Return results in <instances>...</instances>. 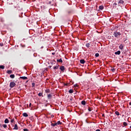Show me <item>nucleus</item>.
I'll list each match as a JSON object with an SVG mask.
<instances>
[{"label": "nucleus", "instance_id": "nucleus-13", "mask_svg": "<svg viewBox=\"0 0 131 131\" xmlns=\"http://www.w3.org/2000/svg\"><path fill=\"white\" fill-rule=\"evenodd\" d=\"M20 78H21V79H27V77H20Z\"/></svg>", "mask_w": 131, "mask_h": 131}, {"label": "nucleus", "instance_id": "nucleus-42", "mask_svg": "<svg viewBox=\"0 0 131 131\" xmlns=\"http://www.w3.org/2000/svg\"><path fill=\"white\" fill-rule=\"evenodd\" d=\"M96 131H101L100 129H97Z\"/></svg>", "mask_w": 131, "mask_h": 131}, {"label": "nucleus", "instance_id": "nucleus-33", "mask_svg": "<svg viewBox=\"0 0 131 131\" xmlns=\"http://www.w3.org/2000/svg\"><path fill=\"white\" fill-rule=\"evenodd\" d=\"M0 46H1V47H3V46H4V43H0Z\"/></svg>", "mask_w": 131, "mask_h": 131}, {"label": "nucleus", "instance_id": "nucleus-50", "mask_svg": "<svg viewBox=\"0 0 131 131\" xmlns=\"http://www.w3.org/2000/svg\"><path fill=\"white\" fill-rule=\"evenodd\" d=\"M130 128H131V126H130Z\"/></svg>", "mask_w": 131, "mask_h": 131}, {"label": "nucleus", "instance_id": "nucleus-3", "mask_svg": "<svg viewBox=\"0 0 131 131\" xmlns=\"http://www.w3.org/2000/svg\"><path fill=\"white\" fill-rule=\"evenodd\" d=\"M59 69L61 70V71L62 72H64V71H65V67H64V66H60L59 68Z\"/></svg>", "mask_w": 131, "mask_h": 131}, {"label": "nucleus", "instance_id": "nucleus-31", "mask_svg": "<svg viewBox=\"0 0 131 131\" xmlns=\"http://www.w3.org/2000/svg\"><path fill=\"white\" fill-rule=\"evenodd\" d=\"M74 88H76V87H78V85L76 84L74 85Z\"/></svg>", "mask_w": 131, "mask_h": 131}, {"label": "nucleus", "instance_id": "nucleus-38", "mask_svg": "<svg viewBox=\"0 0 131 131\" xmlns=\"http://www.w3.org/2000/svg\"><path fill=\"white\" fill-rule=\"evenodd\" d=\"M115 6H117V3H114V4Z\"/></svg>", "mask_w": 131, "mask_h": 131}, {"label": "nucleus", "instance_id": "nucleus-2", "mask_svg": "<svg viewBox=\"0 0 131 131\" xmlns=\"http://www.w3.org/2000/svg\"><path fill=\"white\" fill-rule=\"evenodd\" d=\"M15 85H16L15 82H10V88H14V86H15Z\"/></svg>", "mask_w": 131, "mask_h": 131}, {"label": "nucleus", "instance_id": "nucleus-49", "mask_svg": "<svg viewBox=\"0 0 131 131\" xmlns=\"http://www.w3.org/2000/svg\"><path fill=\"white\" fill-rule=\"evenodd\" d=\"M51 2H49V4H51Z\"/></svg>", "mask_w": 131, "mask_h": 131}, {"label": "nucleus", "instance_id": "nucleus-45", "mask_svg": "<svg viewBox=\"0 0 131 131\" xmlns=\"http://www.w3.org/2000/svg\"><path fill=\"white\" fill-rule=\"evenodd\" d=\"M64 85H67V84H65V83H64Z\"/></svg>", "mask_w": 131, "mask_h": 131}, {"label": "nucleus", "instance_id": "nucleus-39", "mask_svg": "<svg viewBox=\"0 0 131 131\" xmlns=\"http://www.w3.org/2000/svg\"><path fill=\"white\" fill-rule=\"evenodd\" d=\"M51 117H52V118H53L54 117V115H52Z\"/></svg>", "mask_w": 131, "mask_h": 131}, {"label": "nucleus", "instance_id": "nucleus-46", "mask_svg": "<svg viewBox=\"0 0 131 131\" xmlns=\"http://www.w3.org/2000/svg\"><path fill=\"white\" fill-rule=\"evenodd\" d=\"M49 67L51 68L52 67V66H50Z\"/></svg>", "mask_w": 131, "mask_h": 131}, {"label": "nucleus", "instance_id": "nucleus-43", "mask_svg": "<svg viewBox=\"0 0 131 131\" xmlns=\"http://www.w3.org/2000/svg\"><path fill=\"white\" fill-rule=\"evenodd\" d=\"M129 105H130V106H131V102H129Z\"/></svg>", "mask_w": 131, "mask_h": 131}, {"label": "nucleus", "instance_id": "nucleus-47", "mask_svg": "<svg viewBox=\"0 0 131 131\" xmlns=\"http://www.w3.org/2000/svg\"><path fill=\"white\" fill-rule=\"evenodd\" d=\"M70 101H72V99H70Z\"/></svg>", "mask_w": 131, "mask_h": 131}, {"label": "nucleus", "instance_id": "nucleus-9", "mask_svg": "<svg viewBox=\"0 0 131 131\" xmlns=\"http://www.w3.org/2000/svg\"><path fill=\"white\" fill-rule=\"evenodd\" d=\"M10 77H11V78H15V75H10Z\"/></svg>", "mask_w": 131, "mask_h": 131}, {"label": "nucleus", "instance_id": "nucleus-18", "mask_svg": "<svg viewBox=\"0 0 131 131\" xmlns=\"http://www.w3.org/2000/svg\"><path fill=\"white\" fill-rule=\"evenodd\" d=\"M12 71H11V70H8V71H7V73L8 74H11V73H12Z\"/></svg>", "mask_w": 131, "mask_h": 131}, {"label": "nucleus", "instance_id": "nucleus-1", "mask_svg": "<svg viewBox=\"0 0 131 131\" xmlns=\"http://www.w3.org/2000/svg\"><path fill=\"white\" fill-rule=\"evenodd\" d=\"M120 33L119 32H115L114 33V35L115 37H118L119 36H120Z\"/></svg>", "mask_w": 131, "mask_h": 131}, {"label": "nucleus", "instance_id": "nucleus-7", "mask_svg": "<svg viewBox=\"0 0 131 131\" xmlns=\"http://www.w3.org/2000/svg\"><path fill=\"white\" fill-rule=\"evenodd\" d=\"M115 55H120V51H118L115 53Z\"/></svg>", "mask_w": 131, "mask_h": 131}, {"label": "nucleus", "instance_id": "nucleus-24", "mask_svg": "<svg viewBox=\"0 0 131 131\" xmlns=\"http://www.w3.org/2000/svg\"><path fill=\"white\" fill-rule=\"evenodd\" d=\"M86 47L87 48H90V43H86Z\"/></svg>", "mask_w": 131, "mask_h": 131}, {"label": "nucleus", "instance_id": "nucleus-17", "mask_svg": "<svg viewBox=\"0 0 131 131\" xmlns=\"http://www.w3.org/2000/svg\"><path fill=\"white\" fill-rule=\"evenodd\" d=\"M99 9L100 10H103V9H104V6H99Z\"/></svg>", "mask_w": 131, "mask_h": 131}, {"label": "nucleus", "instance_id": "nucleus-28", "mask_svg": "<svg viewBox=\"0 0 131 131\" xmlns=\"http://www.w3.org/2000/svg\"><path fill=\"white\" fill-rule=\"evenodd\" d=\"M46 93H50V90H49V89L46 90Z\"/></svg>", "mask_w": 131, "mask_h": 131}, {"label": "nucleus", "instance_id": "nucleus-19", "mask_svg": "<svg viewBox=\"0 0 131 131\" xmlns=\"http://www.w3.org/2000/svg\"><path fill=\"white\" fill-rule=\"evenodd\" d=\"M48 99H51L52 98V95L51 94H49L48 95Z\"/></svg>", "mask_w": 131, "mask_h": 131}, {"label": "nucleus", "instance_id": "nucleus-41", "mask_svg": "<svg viewBox=\"0 0 131 131\" xmlns=\"http://www.w3.org/2000/svg\"><path fill=\"white\" fill-rule=\"evenodd\" d=\"M105 116V115L104 114H103L102 115V117H104Z\"/></svg>", "mask_w": 131, "mask_h": 131}, {"label": "nucleus", "instance_id": "nucleus-44", "mask_svg": "<svg viewBox=\"0 0 131 131\" xmlns=\"http://www.w3.org/2000/svg\"><path fill=\"white\" fill-rule=\"evenodd\" d=\"M52 55H55V53H52Z\"/></svg>", "mask_w": 131, "mask_h": 131}, {"label": "nucleus", "instance_id": "nucleus-4", "mask_svg": "<svg viewBox=\"0 0 131 131\" xmlns=\"http://www.w3.org/2000/svg\"><path fill=\"white\" fill-rule=\"evenodd\" d=\"M80 62L81 64H84V63L85 62V61H84V59H81L80 60Z\"/></svg>", "mask_w": 131, "mask_h": 131}, {"label": "nucleus", "instance_id": "nucleus-22", "mask_svg": "<svg viewBox=\"0 0 131 131\" xmlns=\"http://www.w3.org/2000/svg\"><path fill=\"white\" fill-rule=\"evenodd\" d=\"M57 124L59 125V124H62V122H61L60 121H58L57 123Z\"/></svg>", "mask_w": 131, "mask_h": 131}, {"label": "nucleus", "instance_id": "nucleus-36", "mask_svg": "<svg viewBox=\"0 0 131 131\" xmlns=\"http://www.w3.org/2000/svg\"><path fill=\"white\" fill-rule=\"evenodd\" d=\"M88 110H89V111H92V110H91V108H89L88 109Z\"/></svg>", "mask_w": 131, "mask_h": 131}, {"label": "nucleus", "instance_id": "nucleus-30", "mask_svg": "<svg viewBox=\"0 0 131 131\" xmlns=\"http://www.w3.org/2000/svg\"><path fill=\"white\" fill-rule=\"evenodd\" d=\"M111 70H112L113 72H114V71H115V69L113 68V69H111Z\"/></svg>", "mask_w": 131, "mask_h": 131}, {"label": "nucleus", "instance_id": "nucleus-12", "mask_svg": "<svg viewBox=\"0 0 131 131\" xmlns=\"http://www.w3.org/2000/svg\"><path fill=\"white\" fill-rule=\"evenodd\" d=\"M59 68V65L56 66L53 68V69H58Z\"/></svg>", "mask_w": 131, "mask_h": 131}, {"label": "nucleus", "instance_id": "nucleus-27", "mask_svg": "<svg viewBox=\"0 0 131 131\" xmlns=\"http://www.w3.org/2000/svg\"><path fill=\"white\" fill-rule=\"evenodd\" d=\"M123 125H124V126H126V125H127V123L126 122H124Z\"/></svg>", "mask_w": 131, "mask_h": 131}, {"label": "nucleus", "instance_id": "nucleus-10", "mask_svg": "<svg viewBox=\"0 0 131 131\" xmlns=\"http://www.w3.org/2000/svg\"><path fill=\"white\" fill-rule=\"evenodd\" d=\"M119 49H120V50H122V49H123V45H121L119 46Z\"/></svg>", "mask_w": 131, "mask_h": 131}, {"label": "nucleus", "instance_id": "nucleus-26", "mask_svg": "<svg viewBox=\"0 0 131 131\" xmlns=\"http://www.w3.org/2000/svg\"><path fill=\"white\" fill-rule=\"evenodd\" d=\"M115 114H116V115L119 116V112L117 111V112H115Z\"/></svg>", "mask_w": 131, "mask_h": 131}, {"label": "nucleus", "instance_id": "nucleus-32", "mask_svg": "<svg viewBox=\"0 0 131 131\" xmlns=\"http://www.w3.org/2000/svg\"><path fill=\"white\" fill-rule=\"evenodd\" d=\"M32 84V86H34V85H35V83L34 82H33Z\"/></svg>", "mask_w": 131, "mask_h": 131}, {"label": "nucleus", "instance_id": "nucleus-8", "mask_svg": "<svg viewBox=\"0 0 131 131\" xmlns=\"http://www.w3.org/2000/svg\"><path fill=\"white\" fill-rule=\"evenodd\" d=\"M124 3V1L120 0L119 2H118V4H123Z\"/></svg>", "mask_w": 131, "mask_h": 131}, {"label": "nucleus", "instance_id": "nucleus-11", "mask_svg": "<svg viewBox=\"0 0 131 131\" xmlns=\"http://www.w3.org/2000/svg\"><path fill=\"white\" fill-rule=\"evenodd\" d=\"M57 62H59L60 63H62V62H63V60H62V59H57Z\"/></svg>", "mask_w": 131, "mask_h": 131}, {"label": "nucleus", "instance_id": "nucleus-37", "mask_svg": "<svg viewBox=\"0 0 131 131\" xmlns=\"http://www.w3.org/2000/svg\"><path fill=\"white\" fill-rule=\"evenodd\" d=\"M2 125L0 124V130H1V128H2Z\"/></svg>", "mask_w": 131, "mask_h": 131}, {"label": "nucleus", "instance_id": "nucleus-6", "mask_svg": "<svg viewBox=\"0 0 131 131\" xmlns=\"http://www.w3.org/2000/svg\"><path fill=\"white\" fill-rule=\"evenodd\" d=\"M13 129H18V125H17V124H15Z\"/></svg>", "mask_w": 131, "mask_h": 131}, {"label": "nucleus", "instance_id": "nucleus-29", "mask_svg": "<svg viewBox=\"0 0 131 131\" xmlns=\"http://www.w3.org/2000/svg\"><path fill=\"white\" fill-rule=\"evenodd\" d=\"M99 53H96V54H95V56L96 57H99Z\"/></svg>", "mask_w": 131, "mask_h": 131}, {"label": "nucleus", "instance_id": "nucleus-48", "mask_svg": "<svg viewBox=\"0 0 131 131\" xmlns=\"http://www.w3.org/2000/svg\"><path fill=\"white\" fill-rule=\"evenodd\" d=\"M50 63H51V64H52V65H53V63H52V62H50Z\"/></svg>", "mask_w": 131, "mask_h": 131}, {"label": "nucleus", "instance_id": "nucleus-14", "mask_svg": "<svg viewBox=\"0 0 131 131\" xmlns=\"http://www.w3.org/2000/svg\"><path fill=\"white\" fill-rule=\"evenodd\" d=\"M5 123H9V120L8 119H5Z\"/></svg>", "mask_w": 131, "mask_h": 131}, {"label": "nucleus", "instance_id": "nucleus-16", "mask_svg": "<svg viewBox=\"0 0 131 131\" xmlns=\"http://www.w3.org/2000/svg\"><path fill=\"white\" fill-rule=\"evenodd\" d=\"M81 104L82 105H85V101H84V100L82 101Z\"/></svg>", "mask_w": 131, "mask_h": 131}, {"label": "nucleus", "instance_id": "nucleus-34", "mask_svg": "<svg viewBox=\"0 0 131 131\" xmlns=\"http://www.w3.org/2000/svg\"><path fill=\"white\" fill-rule=\"evenodd\" d=\"M24 131H28V129H26H26H24Z\"/></svg>", "mask_w": 131, "mask_h": 131}, {"label": "nucleus", "instance_id": "nucleus-40", "mask_svg": "<svg viewBox=\"0 0 131 131\" xmlns=\"http://www.w3.org/2000/svg\"><path fill=\"white\" fill-rule=\"evenodd\" d=\"M29 107H31V103H30Z\"/></svg>", "mask_w": 131, "mask_h": 131}, {"label": "nucleus", "instance_id": "nucleus-15", "mask_svg": "<svg viewBox=\"0 0 131 131\" xmlns=\"http://www.w3.org/2000/svg\"><path fill=\"white\" fill-rule=\"evenodd\" d=\"M56 125H57V123H52L51 124V126H56Z\"/></svg>", "mask_w": 131, "mask_h": 131}, {"label": "nucleus", "instance_id": "nucleus-21", "mask_svg": "<svg viewBox=\"0 0 131 131\" xmlns=\"http://www.w3.org/2000/svg\"><path fill=\"white\" fill-rule=\"evenodd\" d=\"M0 68L1 69H5V66H0Z\"/></svg>", "mask_w": 131, "mask_h": 131}, {"label": "nucleus", "instance_id": "nucleus-25", "mask_svg": "<svg viewBox=\"0 0 131 131\" xmlns=\"http://www.w3.org/2000/svg\"><path fill=\"white\" fill-rule=\"evenodd\" d=\"M3 127H4V128H6V127H7V124H4V125H3Z\"/></svg>", "mask_w": 131, "mask_h": 131}, {"label": "nucleus", "instance_id": "nucleus-20", "mask_svg": "<svg viewBox=\"0 0 131 131\" xmlns=\"http://www.w3.org/2000/svg\"><path fill=\"white\" fill-rule=\"evenodd\" d=\"M69 93H70V94H72V93H73V90H70Z\"/></svg>", "mask_w": 131, "mask_h": 131}, {"label": "nucleus", "instance_id": "nucleus-35", "mask_svg": "<svg viewBox=\"0 0 131 131\" xmlns=\"http://www.w3.org/2000/svg\"><path fill=\"white\" fill-rule=\"evenodd\" d=\"M11 122L12 123V122H14V119H12L11 120Z\"/></svg>", "mask_w": 131, "mask_h": 131}, {"label": "nucleus", "instance_id": "nucleus-5", "mask_svg": "<svg viewBox=\"0 0 131 131\" xmlns=\"http://www.w3.org/2000/svg\"><path fill=\"white\" fill-rule=\"evenodd\" d=\"M23 116H24V117H28V115L27 114V113H24L23 114Z\"/></svg>", "mask_w": 131, "mask_h": 131}, {"label": "nucleus", "instance_id": "nucleus-23", "mask_svg": "<svg viewBox=\"0 0 131 131\" xmlns=\"http://www.w3.org/2000/svg\"><path fill=\"white\" fill-rule=\"evenodd\" d=\"M38 96H39V97H41V96H42V93H39L38 94Z\"/></svg>", "mask_w": 131, "mask_h": 131}]
</instances>
